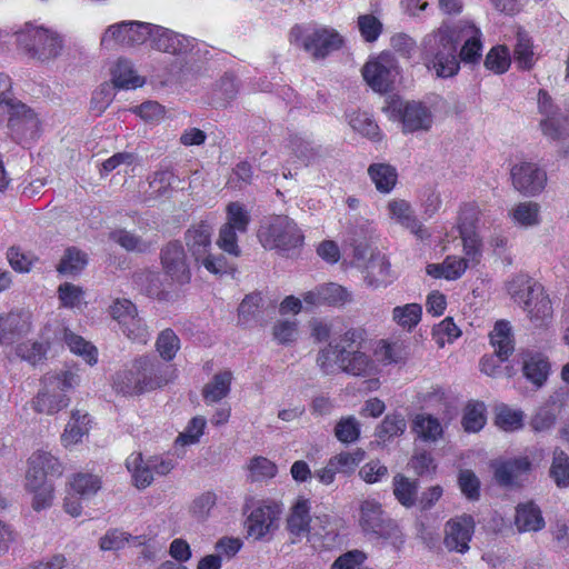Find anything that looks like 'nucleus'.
Listing matches in <instances>:
<instances>
[{
  "instance_id": "1",
  "label": "nucleus",
  "mask_w": 569,
  "mask_h": 569,
  "mask_svg": "<svg viewBox=\"0 0 569 569\" xmlns=\"http://www.w3.org/2000/svg\"><path fill=\"white\" fill-rule=\"evenodd\" d=\"M367 332L363 328H349L339 338L321 348L317 355V366L325 375L338 371L356 377L376 375L379 369L375 359L361 349Z\"/></svg>"
},
{
  "instance_id": "2",
  "label": "nucleus",
  "mask_w": 569,
  "mask_h": 569,
  "mask_svg": "<svg viewBox=\"0 0 569 569\" xmlns=\"http://www.w3.org/2000/svg\"><path fill=\"white\" fill-rule=\"evenodd\" d=\"M421 59L426 69L436 78H453L460 70L455 41L447 31V23L426 34L421 41Z\"/></svg>"
},
{
  "instance_id": "3",
  "label": "nucleus",
  "mask_w": 569,
  "mask_h": 569,
  "mask_svg": "<svg viewBox=\"0 0 569 569\" xmlns=\"http://www.w3.org/2000/svg\"><path fill=\"white\" fill-rule=\"evenodd\" d=\"M62 467L59 460L47 451H36L28 459L26 472V489L33 493L32 507L39 511L51 506L53 486L47 480L48 476H60Z\"/></svg>"
},
{
  "instance_id": "4",
  "label": "nucleus",
  "mask_w": 569,
  "mask_h": 569,
  "mask_svg": "<svg viewBox=\"0 0 569 569\" xmlns=\"http://www.w3.org/2000/svg\"><path fill=\"white\" fill-rule=\"evenodd\" d=\"M164 368L148 357L137 359L130 370L119 371L113 379V388L123 396L140 395L167 385L170 380Z\"/></svg>"
},
{
  "instance_id": "5",
  "label": "nucleus",
  "mask_w": 569,
  "mask_h": 569,
  "mask_svg": "<svg viewBox=\"0 0 569 569\" xmlns=\"http://www.w3.org/2000/svg\"><path fill=\"white\" fill-rule=\"evenodd\" d=\"M258 239L264 249L288 253L303 246L305 234L293 219L280 214L261 223Z\"/></svg>"
},
{
  "instance_id": "6",
  "label": "nucleus",
  "mask_w": 569,
  "mask_h": 569,
  "mask_svg": "<svg viewBox=\"0 0 569 569\" xmlns=\"http://www.w3.org/2000/svg\"><path fill=\"white\" fill-rule=\"evenodd\" d=\"M16 36L20 48L40 61L57 58L63 48V40L57 31L32 22H27Z\"/></svg>"
},
{
  "instance_id": "7",
  "label": "nucleus",
  "mask_w": 569,
  "mask_h": 569,
  "mask_svg": "<svg viewBox=\"0 0 569 569\" xmlns=\"http://www.w3.org/2000/svg\"><path fill=\"white\" fill-rule=\"evenodd\" d=\"M383 111L390 120L401 124L403 133L427 132L433 124L430 108L420 101L392 99Z\"/></svg>"
},
{
  "instance_id": "8",
  "label": "nucleus",
  "mask_w": 569,
  "mask_h": 569,
  "mask_svg": "<svg viewBox=\"0 0 569 569\" xmlns=\"http://www.w3.org/2000/svg\"><path fill=\"white\" fill-rule=\"evenodd\" d=\"M46 381L47 389L38 393L33 407L40 413L53 415L69 405L64 392L77 383V377L71 371H64L57 377L46 378Z\"/></svg>"
},
{
  "instance_id": "9",
  "label": "nucleus",
  "mask_w": 569,
  "mask_h": 569,
  "mask_svg": "<svg viewBox=\"0 0 569 569\" xmlns=\"http://www.w3.org/2000/svg\"><path fill=\"white\" fill-rule=\"evenodd\" d=\"M152 24L140 21H121L109 26L102 38L101 44L106 48L113 46L136 47L150 40Z\"/></svg>"
},
{
  "instance_id": "10",
  "label": "nucleus",
  "mask_w": 569,
  "mask_h": 569,
  "mask_svg": "<svg viewBox=\"0 0 569 569\" xmlns=\"http://www.w3.org/2000/svg\"><path fill=\"white\" fill-rule=\"evenodd\" d=\"M447 31L453 38L455 47L463 42L458 59L468 64H476L482 57V32L472 22L458 21L455 24H447Z\"/></svg>"
},
{
  "instance_id": "11",
  "label": "nucleus",
  "mask_w": 569,
  "mask_h": 569,
  "mask_svg": "<svg viewBox=\"0 0 569 569\" xmlns=\"http://www.w3.org/2000/svg\"><path fill=\"white\" fill-rule=\"evenodd\" d=\"M291 36L316 59L325 58L342 44L341 36L329 28H317L302 33L301 28L296 27L292 29Z\"/></svg>"
},
{
  "instance_id": "12",
  "label": "nucleus",
  "mask_w": 569,
  "mask_h": 569,
  "mask_svg": "<svg viewBox=\"0 0 569 569\" xmlns=\"http://www.w3.org/2000/svg\"><path fill=\"white\" fill-rule=\"evenodd\" d=\"M538 110L542 116V133L553 141H565L569 137V116L563 114L549 93L542 89L538 92Z\"/></svg>"
},
{
  "instance_id": "13",
  "label": "nucleus",
  "mask_w": 569,
  "mask_h": 569,
  "mask_svg": "<svg viewBox=\"0 0 569 569\" xmlns=\"http://www.w3.org/2000/svg\"><path fill=\"white\" fill-rule=\"evenodd\" d=\"M362 76L372 90L382 93L391 89L399 76V68L391 54L382 53L363 66Z\"/></svg>"
},
{
  "instance_id": "14",
  "label": "nucleus",
  "mask_w": 569,
  "mask_h": 569,
  "mask_svg": "<svg viewBox=\"0 0 569 569\" xmlns=\"http://www.w3.org/2000/svg\"><path fill=\"white\" fill-rule=\"evenodd\" d=\"M282 508L277 502L263 501L252 509L246 521L249 537L262 540L272 536L279 527Z\"/></svg>"
},
{
  "instance_id": "15",
  "label": "nucleus",
  "mask_w": 569,
  "mask_h": 569,
  "mask_svg": "<svg viewBox=\"0 0 569 569\" xmlns=\"http://www.w3.org/2000/svg\"><path fill=\"white\" fill-rule=\"evenodd\" d=\"M32 330V315L24 309L0 313V345L12 346Z\"/></svg>"
},
{
  "instance_id": "16",
  "label": "nucleus",
  "mask_w": 569,
  "mask_h": 569,
  "mask_svg": "<svg viewBox=\"0 0 569 569\" xmlns=\"http://www.w3.org/2000/svg\"><path fill=\"white\" fill-rule=\"evenodd\" d=\"M512 186L525 196H537L546 187L547 173L532 162L517 163L510 171Z\"/></svg>"
},
{
  "instance_id": "17",
  "label": "nucleus",
  "mask_w": 569,
  "mask_h": 569,
  "mask_svg": "<svg viewBox=\"0 0 569 569\" xmlns=\"http://www.w3.org/2000/svg\"><path fill=\"white\" fill-rule=\"evenodd\" d=\"M11 137L19 143H26L38 137L40 122L36 113L26 104L17 102L9 114Z\"/></svg>"
},
{
  "instance_id": "18",
  "label": "nucleus",
  "mask_w": 569,
  "mask_h": 569,
  "mask_svg": "<svg viewBox=\"0 0 569 569\" xmlns=\"http://www.w3.org/2000/svg\"><path fill=\"white\" fill-rule=\"evenodd\" d=\"M475 531V520L469 515L455 517L445 526L443 543L450 551L465 553Z\"/></svg>"
},
{
  "instance_id": "19",
  "label": "nucleus",
  "mask_w": 569,
  "mask_h": 569,
  "mask_svg": "<svg viewBox=\"0 0 569 569\" xmlns=\"http://www.w3.org/2000/svg\"><path fill=\"white\" fill-rule=\"evenodd\" d=\"M161 263L172 281L180 284L190 281V268L183 247L179 242H170L162 249Z\"/></svg>"
},
{
  "instance_id": "20",
  "label": "nucleus",
  "mask_w": 569,
  "mask_h": 569,
  "mask_svg": "<svg viewBox=\"0 0 569 569\" xmlns=\"http://www.w3.org/2000/svg\"><path fill=\"white\" fill-rule=\"evenodd\" d=\"M359 523L363 531L378 536L388 535L395 523L382 510V506L375 499H366L360 505Z\"/></svg>"
},
{
  "instance_id": "21",
  "label": "nucleus",
  "mask_w": 569,
  "mask_h": 569,
  "mask_svg": "<svg viewBox=\"0 0 569 569\" xmlns=\"http://www.w3.org/2000/svg\"><path fill=\"white\" fill-rule=\"evenodd\" d=\"M150 41L156 50L171 54H184L194 46L193 39L156 24H152Z\"/></svg>"
},
{
  "instance_id": "22",
  "label": "nucleus",
  "mask_w": 569,
  "mask_h": 569,
  "mask_svg": "<svg viewBox=\"0 0 569 569\" xmlns=\"http://www.w3.org/2000/svg\"><path fill=\"white\" fill-rule=\"evenodd\" d=\"M310 509V501L307 499H298L296 503L291 507L286 520V529L290 536V541L292 543H298L303 538H308V540H311Z\"/></svg>"
},
{
  "instance_id": "23",
  "label": "nucleus",
  "mask_w": 569,
  "mask_h": 569,
  "mask_svg": "<svg viewBox=\"0 0 569 569\" xmlns=\"http://www.w3.org/2000/svg\"><path fill=\"white\" fill-rule=\"evenodd\" d=\"M351 293L338 283H325L303 295V301L311 306L342 307L351 301Z\"/></svg>"
},
{
  "instance_id": "24",
  "label": "nucleus",
  "mask_w": 569,
  "mask_h": 569,
  "mask_svg": "<svg viewBox=\"0 0 569 569\" xmlns=\"http://www.w3.org/2000/svg\"><path fill=\"white\" fill-rule=\"evenodd\" d=\"M495 478L501 486H515L520 477L528 473L531 469V462L528 457H517L513 459L496 460L491 463Z\"/></svg>"
},
{
  "instance_id": "25",
  "label": "nucleus",
  "mask_w": 569,
  "mask_h": 569,
  "mask_svg": "<svg viewBox=\"0 0 569 569\" xmlns=\"http://www.w3.org/2000/svg\"><path fill=\"white\" fill-rule=\"evenodd\" d=\"M373 356L378 366L405 363L409 358V346L401 339H382L377 342Z\"/></svg>"
},
{
  "instance_id": "26",
  "label": "nucleus",
  "mask_w": 569,
  "mask_h": 569,
  "mask_svg": "<svg viewBox=\"0 0 569 569\" xmlns=\"http://www.w3.org/2000/svg\"><path fill=\"white\" fill-rule=\"evenodd\" d=\"M387 211L390 219L409 229L418 238L426 236V230L416 218L410 203L403 199H392L387 204Z\"/></svg>"
},
{
  "instance_id": "27",
  "label": "nucleus",
  "mask_w": 569,
  "mask_h": 569,
  "mask_svg": "<svg viewBox=\"0 0 569 569\" xmlns=\"http://www.w3.org/2000/svg\"><path fill=\"white\" fill-rule=\"evenodd\" d=\"M212 226L208 221L192 224L184 236L186 244L194 260L203 257L211 249Z\"/></svg>"
},
{
  "instance_id": "28",
  "label": "nucleus",
  "mask_w": 569,
  "mask_h": 569,
  "mask_svg": "<svg viewBox=\"0 0 569 569\" xmlns=\"http://www.w3.org/2000/svg\"><path fill=\"white\" fill-rule=\"evenodd\" d=\"M522 309L527 312L530 321L537 327L546 323L552 315L551 301L541 286L539 287V292H535L522 306Z\"/></svg>"
},
{
  "instance_id": "29",
  "label": "nucleus",
  "mask_w": 569,
  "mask_h": 569,
  "mask_svg": "<svg viewBox=\"0 0 569 569\" xmlns=\"http://www.w3.org/2000/svg\"><path fill=\"white\" fill-rule=\"evenodd\" d=\"M126 468L131 475L132 483L138 489L148 488L153 481L152 467L149 458L143 459L141 452H132L126 459Z\"/></svg>"
},
{
  "instance_id": "30",
  "label": "nucleus",
  "mask_w": 569,
  "mask_h": 569,
  "mask_svg": "<svg viewBox=\"0 0 569 569\" xmlns=\"http://www.w3.org/2000/svg\"><path fill=\"white\" fill-rule=\"evenodd\" d=\"M515 525L520 532L539 531L545 527L541 510L533 502L518 505Z\"/></svg>"
},
{
  "instance_id": "31",
  "label": "nucleus",
  "mask_w": 569,
  "mask_h": 569,
  "mask_svg": "<svg viewBox=\"0 0 569 569\" xmlns=\"http://www.w3.org/2000/svg\"><path fill=\"white\" fill-rule=\"evenodd\" d=\"M540 286L541 284L525 273L516 274L506 282L508 295L515 303L521 307L535 292H539Z\"/></svg>"
},
{
  "instance_id": "32",
  "label": "nucleus",
  "mask_w": 569,
  "mask_h": 569,
  "mask_svg": "<svg viewBox=\"0 0 569 569\" xmlns=\"http://www.w3.org/2000/svg\"><path fill=\"white\" fill-rule=\"evenodd\" d=\"M90 429V418L88 413L74 410L68 421L63 433L61 435L62 445L68 448L82 441Z\"/></svg>"
},
{
  "instance_id": "33",
  "label": "nucleus",
  "mask_w": 569,
  "mask_h": 569,
  "mask_svg": "<svg viewBox=\"0 0 569 569\" xmlns=\"http://www.w3.org/2000/svg\"><path fill=\"white\" fill-rule=\"evenodd\" d=\"M366 283L371 288L386 287L392 281L390 263L385 256H372L367 266Z\"/></svg>"
},
{
  "instance_id": "34",
  "label": "nucleus",
  "mask_w": 569,
  "mask_h": 569,
  "mask_svg": "<svg viewBox=\"0 0 569 569\" xmlns=\"http://www.w3.org/2000/svg\"><path fill=\"white\" fill-rule=\"evenodd\" d=\"M490 341L500 361H505L513 351L511 327L508 321H498L490 333Z\"/></svg>"
},
{
  "instance_id": "35",
  "label": "nucleus",
  "mask_w": 569,
  "mask_h": 569,
  "mask_svg": "<svg viewBox=\"0 0 569 569\" xmlns=\"http://www.w3.org/2000/svg\"><path fill=\"white\" fill-rule=\"evenodd\" d=\"M368 174L377 190L382 193H389L397 183V171L388 163L370 164L368 168Z\"/></svg>"
},
{
  "instance_id": "36",
  "label": "nucleus",
  "mask_w": 569,
  "mask_h": 569,
  "mask_svg": "<svg viewBox=\"0 0 569 569\" xmlns=\"http://www.w3.org/2000/svg\"><path fill=\"white\" fill-rule=\"evenodd\" d=\"M512 222L521 228H531L540 223V206L533 201L517 203L509 212Z\"/></svg>"
},
{
  "instance_id": "37",
  "label": "nucleus",
  "mask_w": 569,
  "mask_h": 569,
  "mask_svg": "<svg viewBox=\"0 0 569 569\" xmlns=\"http://www.w3.org/2000/svg\"><path fill=\"white\" fill-rule=\"evenodd\" d=\"M113 86L121 89H136L141 87L144 81L136 74L130 61L120 59L112 68Z\"/></svg>"
},
{
  "instance_id": "38",
  "label": "nucleus",
  "mask_w": 569,
  "mask_h": 569,
  "mask_svg": "<svg viewBox=\"0 0 569 569\" xmlns=\"http://www.w3.org/2000/svg\"><path fill=\"white\" fill-rule=\"evenodd\" d=\"M231 380L232 373L229 370L216 373L212 380L203 388L202 395L206 402H218L227 397L230 391Z\"/></svg>"
},
{
  "instance_id": "39",
  "label": "nucleus",
  "mask_w": 569,
  "mask_h": 569,
  "mask_svg": "<svg viewBox=\"0 0 569 569\" xmlns=\"http://www.w3.org/2000/svg\"><path fill=\"white\" fill-rule=\"evenodd\" d=\"M549 370V361L540 353L529 355L523 361V373L526 378L538 387L546 382Z\"/></svg>"
},
{
  "instance_id": "40",
  "label": "nucleus",
  "mask_w": 569,
  "mask_h": 569,
  "mask_svg": "<svg viewBox=\"0 0 569 569\" xmlns=\"http://www.w3.org/2000/svg\"><path fill=\"white\" fill-rule=\"evenodd\" d=\"M412 430L425 441L435 442L442 437L443 429L440 421L428 413L417 415L413 419Z\"/></svg>"
},
{
  "instance_id": "41",
  "label": "nucleus",
  "mask_w": 569,
  "mask_h": 569,
  "mask_svg": "<svg viewBox=\"0 0 569 569\" xmlns=\"http://www.w3.org/2000/svg\"><path fill=\"white\" fill-rule=\"evenodd\" d=\"M482 216L476 202H467L460 207L458 216L459 234H477V227Z\"/></svg>"
},
{
  "instance_id": "42",
  "label": "nucleus",
  "mask_w": 569,
  "mask_h": 569,
  "mask_svg": "<svg viewBox=\"0 0 569 569\" xmlns=\"http://www.w3.org/2000/svg\"><path fill=\"white\" fill-rule=\"evenodd\" d=\"M88 263L87 254L74 248L66 249L57 270L64 276H76L80 273Z\"/></svg>"
},
{
  "instance_id": "43",
  "label": "nucleus",
  "mask_w": 569,
  "mask_h": 569,
  "mask_svg": "<svg viewBox=\"0 0 569 569\" xmlns=\"http://www.w3.org/2000/svg\"><path fill=\"white\" fill-rule=\"evenodd\" d=\"M513 57L520 69L529 70L535 64L532 41L530 37L523 31L517 32Z\"/></svg>"
},
{
  "instance_id": "44",
  "label": "nucleus",
  "mask_w": 569,
  "mask_h": 569,
  "mask_svg": "<svg viewBox=\"0 0 569 569\" xmlns=\"http://www.w3.org/2000/svg\"><path fill=\"white\" fill-rule=\"evenodd\" d=\"M418 483L403 475L393 477V495L405 507H411L417 500Z\"/></svg>"
},
{
  "instance_id": "45",
  "label": "nucleus",
  "mask_w": 569,
  "mask_h": 569,
  "mask_svg": "<svg viewBox=\"0 0 569 569\" xmlns=\"http://www.w3.org/2000/svg\"><path fill=\"white\" fill-rule=\"evenodd\" d=\"M422 308L419 303L398 306L392 310V320L401 328L412 330L420 321Z\"/></svg>"
},
{
  "instance_id": "46",
  "label": "nucleus",
  "mask_w": 569,
  "mask_h": 569,
  "mask_svg": "<svg viewBox=\"0 0 569 569\" xmlns=\"http://www.w3.org/2000/svg\"><path fill=\"white\" fill-rule=\"evenodd\" d=\"M250 220V212L243 203L233 201L227 204L224 224L237 229L239 233H244Z\"/></svg>"
},
{
  "instance_id": "47",
  "label": "nucleus",
  "mask_w": 569,
  "mask_h": 569,
  "mask_svg": "<svg viewBox=\"0 0 569 569\" xmlns=\"http://www.w3.org/2000/svg\"><path fill=\"white\" fill-rule=\"evenodd\" d=\"M290 148L307 166L320 162L325 154V150L320 146H313L311 142L299 137L290 141Z\"/></svg>"
},
{
  "instance_id": "48",
  "label": "nucleus",
  "mask_w": 569,
  "mask_h": 569,
  "mask_svg": "<svg viewBox=\"0 0 569 569\" xmlns=\"http://www.w3.org/2000/svg\"><path fill=\"white\" fill-rule=\"evenodd\" d=\"M496 423L505 431H515L523 425V412L507 405L496 407Z\"/></svg>"
},
{
  "instance_id": "49",
  "label": "nucleus",
  "mask_w": 569,
  "mask_h": 569,
  "mask_svg": "<svg viewBox=\"0 0 569 569\" xmlns=\"http://www.w3.org/2000/svg\"><path fill=\"white\" fill-rule=\"evenodd\" d=\"M486 423V407L482 402H470L465 408L462 426L468 432H478Z\"/></svg>"
},
{
  "instance_id": "50",
  "label": "nucleus",
  "mask_w": 569,
  "mask_h": 569,
  "mask_svg": "<svg viewBox=\"0 0 569 569\" xmlns=\"http://www.w3.org/2000/svg\"><path fill=\"white\" fill-rule=\"evenodd\" d=\"M511 63L510 52L506 46L492 47L486 56L485 67L497 73H505Z\"/></svg>"
},
{
  "instance_id": "51",
  "label": "nucleus",
  "mask_w": 569,
  "mask_h": 569,
  "mask_svg": "<svg viewBox=\"0 0 569 569\" xmlns=\"http://www.w3.org/2000/svg\"><path fill=\"white\" fill-rule=\"evenodd\" d=\"M63 339L70 350L83 357L86 362L89 365H93L97 362V349L86 341L82 337L74 335L73 332L66 330L63 335Z\"/></svg>"
},
{
  "instance_id": "52",
  "label": "nucleus",
  "mask_w": 569,
  "mask_h": 569,
  "mask_svg": "<svg viewBox=\"0 0 569 569\" xmlns=\"http://www.w3.org/2000/svg\"><path fill=\"white\" fill-rule=\"evenodd\" d=\"M71 489L81 498H90L101 489V480L98 476L91 473H79L73 477Z\"/></svg>"
},
{
  "instance_id": "53",
  "label": "nucleus",
  "mask_w": 569,
  "mask_h": 569,
  "mask_svg": "<svg viewBox=\"0 0 569 569\" xmlns=\"http://www.w3.org/2000/svg\"><path fill=\"white\" fill-rule=\"evenodd\" d=\"M550 477L559 488L569 487V457L559 449L553 451Z\"/></svg>"
},
{
  "instance_id": "54",
  "label": "nucleus",
  "mask_w": 569,
  "mask_h": 569,
  "mask_svg": "<svg viewBox=\"0 0 569 569\" xmlns=\"http://www.w3.org/2000/svg\"><path fill=\"white\" fill-rule=\"evenodd\" d=\"M156 349L163 360L170 361L180 349V339L172 329H164L157 338Z\"/></svg>"
},
{
  "instance_id": "55",
  "label": "nucleus",
  "mask_w": 569,
  "mask_h": 569,
  "mask_svg": "<svg viewBox=\"0 0 569 569\" xmlns=\"http://www.w3.org/2000/svg\"><path fill=\"white\" fill-rule=\"evenodd\" d=\"M277 471L278 468L276 463L266 457H253L248 463V472L251 481L271 479L277 475Z\"/></svg>"
},
{
  "instance_id": "56",
  "label": "nucleus",
  "mask_w": 569,
  "mask_h": 569,
  "mask_svg": "<svg viewBox=\"0 0 569 569\" xmlns=\"http://www.w3.org/2000/svg\"><path fill=\"white\" fill-rule=\"evenodd\" d=\"M110 238L128 251L144 252L153 244L123 229L112 231Z\"/></svg>"
},
{
  "instance_id": "57",
  "label": "nucleus",
  "mask_w": 569,
  "mask_h": 569,
  "mask_svg": "<svg viewBox=\"0 0 569 569\" xmlns=\"http://www.w3.org/2000/svg\"><path fill=\"white\" fill-rule=\"evenodd\" d=\"M407 423L401 415H388L377 429V437L381 441H388L395 437L401 436L406 430Z\"/></svg>"
},
{
  "instance_id": "58",
  "label": "nucleus",
  "mask_w": 569,
  "mask_h": 569,
  "mask_svg": "<svg viewBox=\"0 0 569 569\" xmlns=\"http://www.w3.org/2000/svg\"><path fill=\"white\" fill-rule=\"evenodd\" d=\"M363 459L365 451L356 449L352 452H340L329 460L331 461V467H335L338 473L350 475Z\"/></svg>"
},
{
  "instance_id": "59",
  "label": "nucleus",
  "mask_w": 569,
  "mask_h": 569,
  "mask_svg": "<svg viewBox=\"0 0 569 569\" xmlns=\"http://www.w3.org/2000/svg\"><path fill=\"white\" fill-rule=\"evenodd\" d=\"M462 241V251L465 257L462 260L468 262L469 267H476L480 263L482 258V240L477 234H460Z\"/></svg>"
},
{
  "instance_id": "60",
  "label": "nucleus",
  "mask_w": 569,
  "mask_h": 569,
  "mask_svg": "<svg viewBox=\"0 0 569 569\" xmlns=\"http://www.w3.org/2000/svg\"><path fill=\"white\" fill-rule=\"evenodd\" d=\"M352 129L370 139H379L380 130L378 124L366 112H355L349 118Z\"/></svg>"
},
{
  "instance_id": "61",
  "label": "nucleus",
  "mask_w": 569,
  "mask_h": 569,
  "mask_svg": "<svg viewBox=\"0 0 569 569\" xmlns=\"http://www.w3.org/2000/svg\"><path fill=\"white\" fill-rule=\"evenodd\" d=\"M16 353L22 360L34 366L46 358L47 346L40 341H26L17 345Z\"/></svg>"
},
{
  "instance_id": "62",
  "label": "nucleus",
  "mask_w": 569,
  "mask_h": 569,
  "mask_svg": "<svg viewBox=\"0 0 569 569\" xmlns=\"http://www.w3.org/2000/svg\"><path fill=\"white\" fill-rule=\"evenodd\" d=\"M335 436L343 443L356 442L360 436L359 421L352 416L341 418L336 425Z\"/></svg>"
},
{
  "instance_id": "63",
  "label": "nucleus",
  "mask_w": 569,
  "mask_h": 569,
  "mask_svg": "<svg viewBox=\"0 0 569 569\" xmlns=\"http://www.w3.org/2000/svg\"><path fill=\"white\" fill-rule=\"evenodd\" d=\"M217 503V495L212 491H206L196 497L189 508L192 517L198 520H206Z\"/></svg>"
},
{
  "instance_id": "64",
  "label": "nucleus",
  "mask_w": 569,
  "mask_h": 569,
  "mask_svg": "<svg viewBox=\"0 0 569 569\" xmlns=\"http://www.w3.org/2000/svg\"><path fill=\"white\" fill-rule=\"evenodd\" d=\"M367 556L360 550L348 551L338 557L331 569H371L366 565Z\"/></svg>"
}]
</instances>
